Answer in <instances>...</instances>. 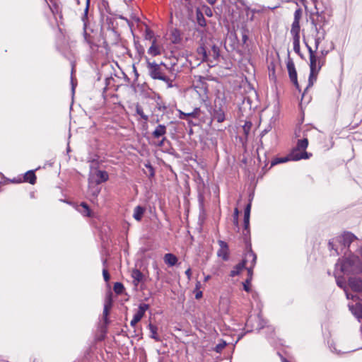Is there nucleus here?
<instances>
[{"instance_id": "nucleus-1", "label": "nucleus", "mask_w": 362, "mask_h": 362, "mask_svg": "<svg viewBox=\"0 0 362 362\" xmlns=\"http://www.w3.org/2000/svg\"><path fill=\"white\" fill-rule=\"evenodd\" d=\"M315 12H310L309 21L311 24L312 36L315 40V47L317 49L321 42L326 37V27L329 23L331 14L325 10L320 11L316 5H315Z\"/></svg>"}, {"instance_id": "nucleus-2", "label": "nucleus", "mask_w": 362, "mask_h": 362, "mask_svg": "<svg viewBox=\"0 0 362 362\" xmlns=\"http://www.w3.org/2000/svg\"><path fill=\"white\" fill-rule=\"evenodd\" d=\"M357 239V237L351 232L346 231L342 235L337 237L336 238L329 240L328 243V247L330 250H334L337 255H339L338 251L337 245L341 247V252L345 250L344 253L349 250L351 244Z\"/></svg>"}, {"instance_id": "nucleus-3", "label": "nucleus", "mask_w": 362, "mask_h": 362, "mask_svg": "<svg viewBox=\"0 0 362 362\" xmlns=\"http://www.w3.org/2000/svg\"><path fill=\"white\" fill-rule=\"evenodd\" d=\"M197 52L199 56H202V62H209L210 66H214L220 57V49L216 45H213L209 51L204 45H201L197 49Z\"/></svg>"}, {"instance_id": "nucleus-4", "label": "nucleus", "mask_w": 362, "mask_h": 362, "mask_svg": "<svg viewBox=\"0 0 362 362\" xmlns=\"http://www.w3.org/2000/svg\"><path fill=\"white\" fill-rule=\"evenodd\" d=\"M146 65L148 69V75L154 80H160L161 81L163 77L165 76L163 70L162 69V66H164L166 69H169L171 72L173 70V67L175 64H172L170 68H168L167 65L160 62V64L156 63V62H151L148 57H146Z\"/></svg>"}, {"instance_id": "nucleus-5", "label": "nucleus", "mask_w": 362, "mask_h": 362, "mask_svg": "<svg viewBox=\"0 0 362 362\" xmlns=\"http://www.w3.org/2000/svg\"><path fill=\"white\" fill-rule=\"evenodd\" d=\"M251 201L245 206L244 209L243 218V239L245 244V250L247 251V240L251 244L250 241V217L251 211Z\"/></svg>"}, {"instance_id": "nucleus-6", "label": "nucleus", "mask_w": 362, "mask_h": 362, "mask_svg": "<svg viewBox=\"0 0 362 362\" xmlns=\"http://www.w3.org/2000/svg\"><path fill=\"white\" fill-rule=\"evenodd\" d=\"M324 65V62L320 60L318 65L317 63H310V74L308 77V83L304 90L302 98L304 96L305 92L313 86L317 80L318 72L320 71L322 66Z\"/></svg>"}, {"instance_id": "nucleus-7", "label": "nucleus", "mask_w": 362, "mask_h": 362, "mask_svg": "<svg viewBox=\"0 0 362 362\" xmlns=\"http://www.w3.org/2000/svg\"><path fill=\"white\" fill-rule=\"evenodd\" d=\"M246 257H251V265L248 267H246L247 272V277L246 279V283L247 284H251V281L252 280V276H253V269L256 264L257 262V255L253 252L252 249V244L249 243V241L247 240V252H246Z\"/></svg>"}, {"instance_id": "nucleus-8", "label": "nucleus", "mask_w": 362, "mask_h": 362, "mask_svg": "<svg viewBox=\"0 0 362 362\" xmlns=\"http://www.w3.org/2000/svg\"><path fill=\"white\" fill-rule=\"evenodd\" d=\"M149 308V305L146 303H140L137 312L134 315L130 322V325L134 327L144 317L145 312Z\"/></svg>"}, {"instance_id": "nucleus-9", "label": "nucleus", "mask_w": 362, "mask_h": 362, "mask_svg": "<svg viewBox=\"0 0 362 362\" xmlns=\"http://www.w3.org/2000/svg\"><path fill=\"white\" fill-rule=\"evenodd\" d=\"M220 248L217 251V256L221 257L224 261L229 259V248L228 243L223 240H218Z\"/></svg>"}, {"instance_id": "nucleus-10", "label": "nucleus", "mask_w": 362, "mask_h": 362, "mask_svg": "<svg viewBox=\"0 0 362 362\" xmlns=\"http://www.w3.org/2000/svg\"><path fill=\"white\" fill-rule=\"evenodd\" d=\"M335 278H336L337 285L339 288H343V290L344 291V293L346 294V296L348 299L355 300L356 298H358L357 294L354 295V294H351V293L349 292V288H348L346 283L345 280L344 279V278L337 276L336 275H335Z\"/></svg>"}, {"instance_id": "nucleus-11", "label": "nucleus", "mask_w": 362, "mask_h": 362, "mask_svg": "<svg viewBox=\"0 0 362 362\" xmlns=\"http://www.w3.org/2000/svg\"><path fill=\"white\" fill-rule=\"evenodd\" d=\"M248 262V257H246V252L244 253L243 259L237 264L230 272V276L234 277L240 274L241 271L246 268V264Z\"/></svg>"}, {"instance_id": "nucleus-12", "label": "nucleus", "mask_w": 362, "mask_h": 362, "mask_svg": "<svg viewBox=\"0 0 362 362\" xmlns=\"http://www.w3.org/2000/svg\"><path fill=\"white\" fill-rule=\"evenodd\" d=\"M348 287L354 292L362 291V279L356 277H350L348 281Z\"/></svg>"}, {"instance_id": "nucleus-13", "label": "nucleus", "mask_w": 362, "mask_h": 362, "mask_svg": "<svg viewBox=\"0 0 362 362\" xmlns=\"http://www.w3.org/2000/svg\"><path fill=\"white\" fill-rule=\"evenodd\" d=\"M255 320H257L258 322L257 329L258 331L262 329L266 325V321L262 317L260 314H258L257 316L254 317ZM253 321V317L250 316L246 321L245 326L252 327V322Z\"/></svg>"}, {"instance_id": "nucleus-14", "label": "nucleus", "mask_w": 362, "mask_h": 362, "mask_svg": "<svg viewBox=\"0 0 362 362\" xmlns=\"http://www.w3.org/2000/svg\"><path fill=\"white\" fill-rule=\"evenodd\" d=\"M286 67H287L290 80H291V79L296 80V78H298L297 77V71H296L295 64H294L293 59L291 58H290V57H289V53L288 54Z\"/></svg>"}, {"instance_id": "nucleus-15", "label": "nucleus", "mask_w": 362, "mask_h": 362, "mask_svg": "<svg viewBox=\"0 0 362 362\" xmlns=\"http://www.w3.org/2000/svg\"><path fill=\"white\" fill-rule=\"evenodd\" d=\"M201 110L199 107H195L191 112H184L182 110H178V117L181 119L188 120L189 117L198 118Z\"/></svg>"}, {"instance_id": "nucleus-16", "label": "nucleus", "mask_w": 362, "mask_h": 362, "mask_svg": "<svg viewBox=\"0 0 362 362\" xmlns=\"http://www.w3.org/2000/svg\"><path fill=\"white\" fill-rule=\"evenodd\" d=\"M349 310L358 319V322L362 321V303H357L356 305H349Z\"/></svg>"}, {"instance_id": "nucleus-17", "label": "nucleus", "mask_w": 362, "mask_h": 362, "mask_svg": "<svg viewBox=\"0 0 362 362\" xmlns=\"http://www.w3.org/2000/svg\"><path fill=\"white\" fill-rule=\"evenodd\" d=\"M88 180H89V184H88V194L93 199H96L100 192V187H99V185H97V183L92 182L90 181V177H89Z\"/></svg>"}, {"instance_id": "nucleus-18", "label": "nucleus", "mask_w": 362, "mask_h": 362, "mask_svg": "<svg viewBox=\"0 0 362 362\" xmlns=\"http://www.w3.org/2000/svg\"><path fill=\"white\" fill-rule=\"evenodd\" d=\"M167 132V127L164 124H158L156 126L155 129L152 132V136L153 139H159L161 137L165 136V134Z\"/></svg>"}, {"instance_id": "nucleus-19", "label": "nucleus", "mask_w": 362, "mask_h": 362, "mask_svg": "<svg viewBox=\"0 0 362 362\" xmlns=\"http://www.w3.org/2000/svg\"><path fill=\"white\" fill-rule=\"evenodd\" d=\"M303 151L301 153L296 152V151H291V159L293 161H298L301 159H308L312 156V153H308L306 151V150H302Z\"/></svg>"}, {"instance_id": "nucleus-20", "label": "nucleus", "mask_w": 362, "mask_h": 362, "mask_svg": "<svg viewBox=\"0 0 362 362\" xmlns=\"http://www.w3.org/2000/svg\"><path fill=\"white\" fill-rule=\"evenodd\" d=\"M212 119L216 120L218 122L221 123L226 119L224 110L221 107H216L212 114Z\"/></svg>"}, {"instance_id": "nucleus-21", "label": "nucleus", "mask_w": 362, "mask_h": 362, "mask_svg": "<svg viewBox=\"0 0 362 362\" xmlns=\"http://www.w3.org/2000/svg\"><path fill=\"white\" fill-rule=\"evenodd\" d=\"M95 175L97 179L95 180L94 182L97 183V185H100L103 182H105L107 181L109 179L108 173L105 170L96 169Z\"/></svg>"}, {"instance_id": "nucleus-22", "label": "nucleus", "mask_w": 362, "mask_h": 362, "mask_svg": "<svg viewBox=\"0 0 362 362\" xmlns=\"http://www.w3.org/2000/svg\"><path fill=\"white\" fill-rule=\"evenodd\" d=\"M82 21L83 22V37H84V40H85V41L88 44L90 45L91 44V42L90 40V35L86 31L87 23H88V13H86V8L84 9V13H83V15L82 16Z\"/></svg>"}, {"instance_id": "nucleus-23", "label": "nucleus", "mask_w": 362, "mask_h": 362, "mask_svg": "<svg viewBox=\"0 0 362 362\" xmlns=\"http://www.w3.org/2000/svg\"><path fill=\"white\" fill-rule=\"evenodd\" d=\"M115 18L111 16H107L105 19L104 25L107 30L116 33L117 27L115 25Z\"/></svg>"}, {"instance_id": "nucleus-24", "label": "nucleus", "mask_w": 362, "mask_h": 362, "mask_svg": "<svg viewBox=\"0 0 362 362\" xmlns=\"http://www.w3.org/2000/svg\"><path fill=\"white\" fill-rule=\"evenodd\" d=\"M132 277L133 278L134 284L137 286L139 282L143 281L144 274L139 269H134L132 270Z\"/></svg>"}, {"instance_id": "nucleus-25", "label": "nucleus", "mask_w": 362, "mask_h": 362, "mask_svg": "<svg viewBox=\"0 0 362 362\" xmlns=\"http://www.w3.org/2000/svg\"><path fill=\"white\" fill-rule=\"evenodd\" d=\"M308 140L307 138L298 139L296 147H294L291 151L298 152L301 150H306V148H308Z\"/></svg>"}, {"instance_id": "nucleus-26", "label": "nucleus", "mask_w": 362, "mask_h": 362, "mask_svg": "<svg viewBox=\"0 0 362 362\" xmlns=\"http://www.w3.org/2000/svg\"><path fill=\"white\" fill-rule=\"evenodd\" d=\"M163 259L165 263L170 267L175 266L178 261L177 257L172 253L165 254Z\"/></svg>"}, {"instance_id": "nucleus-27", "label": "nucleus", "mask_w": 362, "mask_h": 362, "mask_svg": "<svg viewBox=\"0 0 362 362\" xmlns=\"http://www.w3.org/2000/svg\"><path fill=\"white\" fill-rule=\"evenodd\" d=\"M24 181L31 185H34L36 182V175L34 170H30L27 171L23 177Z\"/></svg>"}, {"instance_id": "nucleus-28", "label": "nucleus", "mask_w": 362, "mask_h": 362, "mask_svg": "<svg viewBox=\"0 0 362 362\" xmlns=\"http://www.w3.org/2000/svg\"><path fill=\"white\" fill-rule=\"evenodd\" d=\"M300 21H293L291 29V34L293 37H300Z\"/></svg>"}, {"instance_id": "nucleus-29", "label": "nucleus", "mask_w": 362, "mask_h": 362, "mask_svg": "<svg viewBox=\"0 0 362 362\" xmlns=\"http://www.w3.org/2000/svg\"><path fill=\"white\" fill-rule=\"evenodd\" d=\"M145 212V208L140 205L136 206L134 210L133 217L135 220L140 221L143 217V215Z\"/></svg>"}, {"instance_id": "nucleus-30", "label": "nucleus", "mask_w": 362, "mask_h": 362, "mask_svg": "<svg viewBox=\"0 0 362 362\" xmlns=\"http://www.w3.org/2000/svg\"><path fill=\"white\" fill-rule=\"evenodd\" d=\"M196 18L197 24L201 27H205L206 25V19L199 8H197L196 10Z\"/></svg>"}, {"instance_id": "nucleus-31", "label": "nucleus", "mask_w": 362, "mask_h": 362, "mask_svg": "<svg viewBox=\"0 0 362 362\" xmlns=\"http://www.w3.org/2000/svg\"><path fill=\"white\" fill-rule=\"evenodd\" d=\"M288 160H292L291 153L285 157L276 158L273 159L271 162L269 168H271L272 167H273L277 164L286 163Z\"/></svg>"}, {"instance_id": "nucleus-32", "label": "nucleus", "mask_w": 362, "mask_h": 362, "mask_svg": "<svg viewBox=\"0 0 362 362\" xmlns=\"http://www.w3.org/2000/svg\"><path fill=\"white\" fill-rule=\"evenodd\" d=\"M148 329L151 332L150 337L155 339L156 341H160L161 339L157 334V331H158L157 326H156L151 323H149Z\"/></svg>"}, {"instance_id": "nucleus-33", "label": "nucleus", "mask_w": 362, "mask_h": 362, "mask_svg": "<svg viewBox=\"0 0 362 362\" xmlns=\"http://www.w3.org/2000/svg\"><path fill=\"white\" fill-rule=\"evenodd\" d=\"M293 50L299 55L301 59H303V55L300 52V37H293Z\"/></svg>"}, {"instance_id": "nucleus-34", "label": "nucleus", "mask_w": 362, "mask_h": 362, "mask_svg": "<svg viewBox=\"0 0 362 362\" xmlns=\"http://www.w3.org/2000/svg\"><path fill=\"white\" fill-rule=\"evenodd\" d=\"M112 306V300L111 298V296H110L105 301V303L104 305L103 312V317H107L109 315V310Z\"/></svg>"}, {"instance_id": "nucleus-35", "label": "nucleus", "mask_w": 362, "mask_h": 362, "mask_svg": "<svg viewBox=\"0 0 362 362\" xmlns=\"http://www.w3.org/2000/svg\"><path fill=\"white\" fill-rule=\"evenodd\" d=\"M148 53L153 57L158 56L160 54V51L159 47L156 45V40H153L151 46L149 47L148 50Z\"/></svg>"}, {"instance_id": "nucleus-36", "label": "nucleus", "mask_w": 362, "mask_h": 362, "mask_svg": "<svg viewBox=\"0 0 362 362\" xmlns=\"http://www.w3.org/2000/svg\"><path fill=\"white\" fill-rule=\"evenodd\" d=\"M306 47L309 52L310 63H317V57L315 55V52L317 49L313 50L312 47L305 42Z\"/></svg>"}, {"instance_id": "nucleus-37", "label": "nucleus", "mask_w": 362, "mask_h": 362, "mask_svg": "<svg viewBox=\"0 0 362 362\" xmlns=\"http://www.w3.org/2000/svg\"><path fill=\"white\" fill-rule=\"evenodd\" d=\"M80 206L83 208V211H81V213L84 216L87 217H91L92 216V211L89 207V206L86 202H81Z\"/></svg>"}, {"instance_id": "nucleus-38", "label": "nucleus", "mask_w": 362, "mask_h": 362, "mask_svg": "<svg viewBox=\"0 0 362 362\" xmlns=\"http://www.w3.org/2000/svg\"><path fill=\"white\" fill-rule=\"evenodd\" d=\"M172 42L174 44H177L181 41L180 37V32L177 29H175L172 31Z\"/></svg>"}, {"instance_id": "nucleus-39", "label": "nucleus", "mask_w": 362, "mask_h": 362, "mask_svg": "<svg viewBox=\"0 0 362 362\" xmlns=\"http://www.w3.org/2000/svg\"><path fill=\"white\" fill-rule=\"evenodd\" d=\"M135 108H136V113L137 115H139L144 121H148V115H146L144 113L143 108L139 103H136Z\"/></svg>"}, {"instance_id": "nucleus-40", "label": "nucleus", "mask_w": 362, "mask_h": 362, "mask_svg": "<svg viewBox=\"0 0 362 362\" xmlns=\"http://www.w3.org/2000/svg\"><path fill=\"white\" fill-rule=\"evenodd\" d=\"M113 290L117 295L122 294L124 291V286L121 282H116L114 284Z\"/></svg>"}, {"instance_id": "nucleus-41", "label": "nucleus", "mask_w": 362, "mask_h": 362, "mask_svg": "<svg viewBox=\"0 0 362 362\" xmlns=\"http://www.w3.org/2000/svg\"><path fill=\"white\" fill-rule=\"evenodd\" d=\"M226 345H227L226 341L223 339H221V341L215 346L214 350L216 353H221V351L226 346Z\"/></svg>"}, {"instance_id": "nucleus-42", "label": "nucleus", "mask_w": 362, "mask_h": 362, "mask_svg": "<svg viewBox=\"0 0 362 362\" xmlns=\"http://www.w3.org/2000/svg\"><path fill=\"white\" fill-rule=\"evenodd\" d=\"M175 78L176 76H174L173 79H171L170 77L165 75L161 81L166 83L168 88H170L175 86V84H173V81L175 79Z\"/></svg>"}, {"instance_id": "nucleus-43", "label": "nucleus", "mask_w": 362, "mask_h": 362, "mask_svg": "<svg viewBox=\"0 0 362 362\" xmlns=\"http://www.w3.org/2000/svg\"><path fill=\"white\" fill-rule=\"evenodd\" d=\"M144 166L149 171V178L153 177L155 176V169L151 165L150 162H147L144 164Z\"/></svg>"}, {"instance_id": "nucleus-44", "label": "nucleus", "mask_w": 362, "mask_h": 362, "mask_svg": "<svg viewBox=\"0 0 362 362\" xmlns=\"http://www.w3.org/2000/svg\"><path fill=\"white\" fill-rule=\"evenodd\" d=\"M320 56L317 57L318 62L320 60L322 62H325V57L328 54L329 52V50L326 49L325 48H322L320 50Z\"/></svg>"}, {"instance_id": "nucleus-45", "label": "nucleus", "mask_w": 362, "mask_h": 362, "mask_svg": "<svg viewBox=\"0 0 362 362\" xmlns=\"http://www.w3.org/2000/svg\"><path fill=\"white\" fill-rule=\"evenodd\" d=\"M252 100L249 97H244L243 100V107L245 109L246 107H248L250 110L252 108L251 106Z\"/></svg>"}, {"instance_id": "nucleus-46", "label": "nucleus", "mask_w": 362, "mask_h": 362, "mask_svg": "<svg viewBox=\"0 0 362 362\" xmlns=\"http://www.w3.org/2000/svg\"><path fill=\"white\" fill-rule=\"evenodd\" d=\"M302 9L300 8H297L294 12V19L293 21H300V19L302 16Z\"/></svg>"}, {"instance_id": "nucleus-47", "label": "nucleus", "mask_w": 362, "mask_h": 362, "mask_svg": "<svg viewBox=\"0 0 362 362\" xmlns=\"http://www.w3.org/2000/svg\"><path fill=\"white\" fill-rule=\"evenodd\" d=\"M252 127V123L250 122H245V124L243 126V129L244 133L247 135L250 131Z\"/></svg>"}, {"instance_id": "nucleus-48", "label": "nucleus", "mask_w": 362, "mask_h": 362, "mask_svg": "<svg viewBox=\"0 0 362 362\" xmlns=\"http://www.w3.org/2000/svg\"><path fill=\"white\" fill-rule=\"evenodd\" d=\"M88 162L90 163V168L91 169L97 168V167L98 165V161L97 158H91V159L88 160Z\"/></svg>"}, {"instance_id": "nucleus-49", "label": "nucleus", "mask_w": 362, "mask_h": 362, "mask_svg": "<svg viewBox=\"0 0 362 362\" xmlns=\"http://www.w3.org/2000/svg\"><path fill=\"white\" fill-rule=\"evenodd\" d=\"M103 276L104 281L106 282H108L110 279V275L107 269L105 268L103 269Z\"/></svg>"}, {"instance_id": "nucleus-50", "label": "nucleus", "mask_w": 362, "mask_h": 362, "mask_svg": "<svg viewBox=\"0 0 362 362\" xmlns=\"http://www.w3.org/2000/svg\"><path fill=\"white\" fill-rule=\"evenodd\" d=\"M238 208L235 209L234 211V215H233V219H234V224L239 228L238 227Z\"/></svg>"}, {"instance_id": "nucleus-51", "label": "nucleus", "mask_w": 362, "mask_h": 362, "mask_svg": "<svg viewBox=\"0 0 362 362\" xmlns=\"http://www.w3.org/2000/svg\"><path fill=\"white\" fill-rule=\"evenodd\" d=\"M153 37V33L150 29H146L145 31V38L146 40H151Z\"/></svg>"}, {"instance_id": "nucleus-52", "label": "nucleus", "mask_w": 362, "mask_h": 362, "mask_svg": "<svg viewBox=\"0 0 362 362\" xmlns=\"http://www.w3.org/2000/svg\"><path fill=\"white\" fill-rule=\"evenodd\" d=\"M165 141L168 142V141L167 140L166 137L165 136L161 137L160 140L158 141V142L156 144V146H158V147H162V146H164Z\"/></svg>"}, {"instance_id": "nucleus-53", "label": "nucleus", "mask_w": 362, "mask_h": 362, "mask_svg": "<svg viewBox=\"0 0 362 362\" xmlns=\"http://www.w3.org/2000/svg\"><path fill=\"white\" fill-rule=\"evenodd\" d=\"M198 201H199V207L201 209H203L204 208V197L202 194H199Z\"/></svg>"}, {"instance_id": "nucleus-54", "label": "nucleus", "mask_w": 362, "mask_h": 362, "mask_svg": "<svg viewBox=\"0 0 362 362\" xmlns=\"http://www.w3.org/2000/svg\"><path fill=\"white\" fill-rule=\"evenodd\" d=\"M243 289L246 291V292H250L251 288H250V284H247L246 283V280L243 282Z\"/></svg>"}, {"instance_id": "nucleus-55", "label": "nucleus", "mask_w": 362, "mask_h": 362, "mask_svg": "<svg viewBox=\"0 0 362 362\" xmlns=\"http://www.w3.org/2000/svg\"><path fill=\"white\" fill-rule=\"evenodd\" d=\"M291 81L293 83V85L295 86L296 89H298L299 90V92H300L301 90L300 88V86H299L298 82V78H296V80L291 79Z\"/></svg>"}, {"instance_id": "nucleus-56", "label": "nucleus", "mask_w": 362, "mask_h": 362, "mask_svg": "<svg viewBox=\"0 0 362 362\" xmlns=\"http://www.w3.org/2000/svg\"><path fill=\"white\" fill-rule=\"evenodd\" d=\"M291 81L293 83V85L295 86L296 89H298L299 90V92H300L301 90L300 88V86H299L298 82V78H296V80L291 79Z\"/></svg>"}, {"instance_id": "nucleus-57", "label": "nucleus", "mask_w": 362, "mask_h": 362, "mask_svg": "<svg viewBox=\"0 0 362 362\" xmlns=\"http://www.w3.org/2000/svg\"><path fill=\"white\" fill-rule=\"evenodd\" d=\"M247 40H248L247 34L246 33L245 31H244L242 34V40H243V44H245L247 42Z\"/></svg>"}, {"instance_id": "nucleus-58", "label": "nucleus", "mask_w": 362, "mask_h": 362, "mask_svg": "<svg viewBox=\"0 0 362 362\" xmlns=\"http://www.w3.org/2000/svg\"><path fill=\"white\" fill-rule=\"evenodd\" d=\"M205 14L209 17L212 16V11L209 7H206V8L205 9Z\"/></svg>"}, {"instance_id": "nucleus-59", "label": "nucleus", "mask_w": 362, "mask_h": 362, "mask_svg": "<svg viewBox=\"0 0 362 362\" xmlns=\"http://www.w3.org/2000/svg\"><path fill=\"white\" fill-rule=\"evenodd\" d=\"M203 296V293L201 291H198L195 293V298L196 299H200Z\"/></svg>"}, {"instance_id": "nucleus-60", "label": "nucleus", "mask_w": 362, "mask_h": 362, "mask_svg": "<svg viewBox=\"0 0 362 362\" xmlns=\"http://www.w3.org/2000/svg\"><path fill=\"white\" fill-rule=\"evenodd\" d=\"M185 274L186 276H187V279L189 280H190L191 279V275H192V271H191V269L190 268H188L186 271H185Z\"/></svg>"}, {"instance_id": "nucleus-61", "label": "nucleus", "mask_w": 362, "mask_h": 362, "mask_svg": "<svg viewBox=\"0 0 362 362\" xmlns=\"http://www.w3.org/2000/svg\"><path fill=\"white\" fill-rule=\"evenodd\" d=\"M90 0H86V13H88Z\"/></svg>"}, {"instance_id": "nucleus-62", "label": "nucleus", "mask_w": 362, "mask_h": 362, "mask_svg": "<svg viewBox=\"0 0 362 362\" xmlns=\"http://www.w3.org/2000/svg\"><path fill=\"white\" fill-rule=\"evenodd\" d=\"M267 329L268 332H270L271 336L269 337H272V334H273L274 333V328L272 327H267Z\"/></svg>"}, {"instance_id": "nucleus-63", "label": "nucleus", "mask_w": 362, "mask_h": 362, "mask_svg": "<svg viewBox=\"0 0 362 362\" xmlns=\"http://www.w3.org/2000/svg\"><path fill=\"white\" fill-rule=\"evenodd\" d=\"M133 71H134V75H135L136 79H137V78H138V77H139V73H138V71H137V70H136V68L135 67V66H134V65L133 66Z\"/></svg>"}, {"instance_id": "nucleus-64", "label": "nucleus", "mask_w": 362, "mask_h": 362, "mask_svg": "<svg viewBox=\"0 0 362 362\" xmlns=\"http://www.w3.org/2000/svg\"><path fill=\"white\" fill-rule=\"evenodd\" d=\"M103 320H104V322H105V324L106 325L110 323V320L108 319V316L107 317H103Z\"/></svg>"}]
</instances>
